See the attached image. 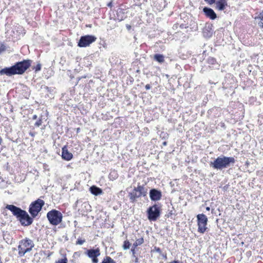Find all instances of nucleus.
<instances>
[{
	"label": "nucleus",
	"instance_id": "nucleus-1",
	"mask_svg": "<svg viewBox=\"0 0 263 263\" xmlns=\"http://www.w3.org/2000/svg\"><path fill=\"white\" fill-rule=\"evenodd\" d=\"M31 63L32 60L29 59L17 62L14 65L1 69L0 75L10 77L15 74H22L31 66Z\"/></svg>",
	"mask_w": 263,
	"mask_h": 263
},
{
	"label": "nucleus",
	"instance_id": "nucleus-2",
	"mask_svg": "<svg viewBox=\"0 0 263 263\" xmlns=\"http://www.w3.org/2000/svg\"><path fill=\"white\" fill-rule=\"evenodd\" d=\"M5 208L11 212L22 226L27 227L33 223L34 218L30 216L26 211L12 204H7Z\"/></svg>",
	"mask_w": 263,
	"mask_h": 263
},
{
	"label": "nucleus",
	"instance_id": "nucleus-3",
	"mask_svg": "<svg viewBox=\"0 0 263 263\" xmlns=\"http://www.w3.org/2000/svg\"><path fill=\"white\" fill-rule=\"evenodd\" d=\"M235 163V159L234 157L221 155L218 157L213 161H211L210 163V166L214 169L222 170L229 167L231 164L233 165Z\"/></svg>",
	"mask_w": 263,
	"mask_h": 263
},
{
	"label": "nucleus",
	"instance_id": "nucleus-4",
	"mask_svg": "<svg viewBox=\"0 0 263 263\" xmlns=\"http://www.w3.org/2000/svg\"><path fill=\"white\" fill-rule=\"evenodd\" d=\"M237 86L236 78L230 73H227L222 82V88L225 90L226 94H233Z\"/></svg>",
	"mask_w": 263,
	"mask_h": 263
},
{
	"label": "nucleus",
	"instance_id": "nucleus-5",
	"mask_svg": "<svg viewBox=\"0 0 263 263\" xmlns=\"http://www.w3.org/2000/svg\"><path fill=\"white\" fill-rule=\"evenodd\" d=\"M147 194V189L144 185L138 183L137 187H134L132 192L129 193L128 196L131 202H135L136 199L141 196H145Z\"/></svg>",
	"mask_w": 263,
	"mask_h": 263
},
{
	"label": "nucleus",
	"instance_id": "nucleus-6",
	"mask_svg": "<svg viewBox=\"0 0 263 263\" xmlns=\"http://www.w3.org/2000/svg\"><path fill=\"white\" fill-rule=\"evenodd\" d=\"M33 241L28 238H25L20 241L18 246V255L20 257L23 256L26 253L30 252L34 247Z\"/></svg>",
	"mask_w": 263,
	"mask_h": 263
},
{
	"label": "nucleus",
	"instance_id": "nucleus-7",
	"mask_svg": "<svg viewBox=\"0 0 263 263\" xmlns=\"http://www.w3.org/2000/svg\"><path fill=\"white\" fill-rule=\"evenodd\" d=\"M47 218L49 223L53 226H57L62 221V214L56 210H52L47 214Z\"/></svg>",
	"mask_w": 263,
	"mask_h": 263
},
{
	"label": "nucleus",
	"instance_id": "nucleus-8",
	"mask_svg": "<svg viewBox=\"0 0 263 263\" xmlns=\"http://www.w3.org/2000/svg\"><path fill=\"white\" fill-rule=\"evenodd\" d=\"M45 202L41 199H37L31 202L29 207V212L32 218L36 217L39 213L41 211Z\"/></svg>",
	"mask_w": 263,
	"mask_h": 263
},
{
	"label": "nucleus",
	"instance_id": "nucleus-9",
	"mask_svg": "<svg viewBox=\"0 0 263 263\" xmlns=\"http://www.w3.org/2000/svg\"><path fill=\"white\" fill-rule=\"evenodd\" d=\"M160 204H155L149 207L147 210V218L150 221H156L160 216Z\"/></svg>",
	"mask_w": 263,
	"mask_h": 263
},
{
	"label": "nucleus",
	"instance_id": "nucleus-10",
	"mask_svg": "<svg viewBox=\"0 0 263 263\" xmlns=\"http://www.w3.org/2000/svg\"><path fill=\"white\" fill-rule=\"evenodd\" d=\"M197 224H198V232L200 233H204L207 228L208 219L205 215L204 214H199L197 216Z\"/></svg>",
	"mask_w": 263,
	"mask_h": 263
},
{
	"label": "nucleus",
	"instance_id": "nucleus-11",
	"mask_svg": "<svg viewBox=\"0 0 263 263\" xmlns=\"http://www.w3.org/2000/svg\"><path fill=\"white\" fill-rule=\"evenodd\" d=\"M96 40L97 37L93 35H83L81 36L78 46L80 47H86L95 42Z\"/></svg>",
	"mask_w": 263,
	"mask_h": 263
},
{
	"label": "nucleus",
	"instance_id": "nucleus-12",
	"mask_svg": "<svg viewBox=\"0 0 263 263\" xmlns=\"http://www.w3.org/2000/svg\"><path fill=\"white\" fill-rule=\"evenodd\" d=\"M213 25L211 23H205L203 28L202 29L203 36L209 39L211 38L213 34Z\"/></svg>",
	"mask_w": 263,
	"mask_h": 263
},
{
	"label": "nucleus",
	"instance_id": "nucleus-13",
	"mask_svg": "<svg viewBox=\"0 0 263 263\" xmlns=\"http://www.w3.org/2000/svg\"><path fill=\"white\" fill-rule=\"evenodd\" d=\"M149 197L152 201H156L161 199L162 193L156 189H152L149 191Z\"/></svg>",
	"mask_w": 263,
	"mask_h": 263
},
{
	"label": "nucleus",
	"instance_id": "nucleus-14",
	"mask_svg": "<svg viewBox=\"0 0 263 263\" xmlns=\"http://www.w3.org/2000/svg\"><path fill=\"white\" fill-rule=\"evenodd\" d=\"M203 12L205 16L211 20H214L217 18V14L211 8L205 7L203 9Z\"/></svg>",
	"mask_w": 263,
	"mask_h": 263
},
{
	"label": "nucleus",
	"instance_id": "nucleus-15",
	"mask_svg": "<svg viewBox=\"0 0 263 263\" xmlns=\"http://www.w3.org/2000/svg\"><path fill=\"white\" fill-rule=\"evenodd\" d=\"M61 156L63 159L66 161H69L73 158V155L68 151L67 145L62 147Z\"/></svg>",
	"mask_w": 263,
	"mask_h": 263
},
{
	"label": "nucleus",
	"instance_id": "nucleus-16",
	"mask_svg": "<svg viewBox=\"0 0 263 263\" xmlns=\"http://www.w3.org/2000/svg\"><path fill=\"white\" fill-rule=\"evenodd\" d=\"M206 63L208 64L209 67L213 68H218L219 65L217 60L212 57H209L206 59Z\"/></svg>",
	"mask_w": 263,
	"mask_h": 263
},
{
	"label": "nucleus",
	"instance_id": "nucleus-17",
	"mask_svg": "<svg viewBox=\"0 0 263 263\" xmlns=\"http://www.w3.org/2000/svg\"><path fill=\"white\" fill-rule=\"evenodd\" d=\"M85 253L90 258H95V257H98L100 255V249L97 248L95 249H88L87 250Z\"/></svg>",
	"mask_w": 263,
	"mask_h": 263
},
{
	"label": "nucleus",
	"instance_id": "nucleus-18",
	"mask_svg": "<svg viewBox=\"0 0 263 263\" xmlns=\"http://www.w3.org/2000/svg\"><path fill=\"white\" fill-rule=\"evenodd\" d=\"M115 17L116 20L121 22L126 17V15L123 9L119 8L117 10L116 15Z\"/></svg>",
	"mask_w": 263,
	"mask_h": 263
},
{
	"label": "nucleus",
	"instance_id": "nucleus-19",
	"mask_svg": "<svg viewBox=\"0 0 263 263\" xmlns=\"http://www.w3.org/2000/svg\"><path fill=\"white\" fill-rule=\"evenodd\" d=\"M215 3L216 4V9L219 11L224 10L228 6L227 0H217Z\"/></svg>",
	"mask_w": 263,
	"mask_h": 263
},
{
	"label": "nucleus",
	"instance_id": "nucleus-20",
	"mask_svg": "<svg viewBox=\"0 0 263 263\" xmlns=\"http://www.w3.org/2000/svg\"><path fill=\"white\" fill-rule=\"evenodd\" d=\"M89 191L92 195L95 196H98L103 194L102 190L96 185L91 186L89 188Z\"/></svg>",
	"mask_w": 263,
	"mask_h": 263
},
{
	"label": "nucleus",
	"instance_id": "nucleus-21",
	"mask_svg": "<svg viewBox=\"0 0 263 263\" xmlns=\"http://www.w3.org/2000/svg\"><path fill=\"white\" fill-rule=\"evenodd\" d=\"M255 19L257 21L258 26L263 29V10L259 13Z\"/></svg>",
	"mask_w": 263,
	"mask_h": 263
},
{
	"label": "nucleus",
	"instance_id": "nucleus-22",
	"mask_svg": "<svg viewBox=\"0 0 263 263\" xmlns=\"http://www.w3.org/2000/svg\"><path fill=\"white\" fill-rule=\"evenodd\" d=\"M154 59L159 63H162L164 62V57L161 54H156L154 55Z\"/></svg>",
	"mask_w": 263,
	"mask_h": 263
},
{
	"label": "nucleus",
	"instance_id": "nucleus-23",
	"mask_svg": "<svg viewBox=\"0 0 263 263\" xmlns=\"http://www.w3.org/2000/svg\"><path fill=\"white\" fill-rule=\"evenodd\" d=\"M108 177L110 180H114L118 177V174L116 171H113L109 173Z\"/></svg>",
	"mask_w": 263,
	"mask_h": 263
},
{
	"label": "nucleus",
	"instance_id": "nucleus-24",
	"mask_svg": "<svg viewBox=\"0 0 263 263\" xmlns=\"http://www.w3.org/2000/svg\"><path fill=\"white\" fill-rule=\"evenodd\" d=\"M41 88L45 89L46 91L50 93H51V92H53V91L54 90L53 87H49L46 85H42L41 86Z\"/></svg>",
	"mask_w": 263,
	"mask_h": 263
},
{
	"label": "nucleus",
	"instance_id": "nucleus-25",
	"mask_svg": "<svg viewBox=\"0 0 263 263\" xmlns=\"http://www.w3.org/2000/svg\"><path fill=\"white\" fill-rule=\"evenodd\" d=\"M42 117V116H40L37 120L35 122L34 124L35 127H39L42 125L43 123Z\"/></svg>",
	"mask_w": 263,
	"mask_h": 263
},
{
	"label": "nucleus",
	"instance_id": "nucleus-26",
	"mask_svg": "<svg viewBox=\"0 0 263 263\" xmlns=\"http://www.w3.org/2000/svg\"><path fill=\"white\" fill-rule=\"evenodd\" d=\"M160 137L162 139H164V140H166L168 138V134H167V133L166 132H161L160 134Z\"/></svg>",
	"mask_w": 263,
	"mask_h": 263
},
{
	"label": "nucleus",
	"instance_id": "nucleus-27",
	"mask_svg": "<svg viewBox=\"0 0 263 263\" xmlns=\"http://www.w3.org/2000/svg\"><path fill=\"white\" fill-rule=\"evenodd\" d=\"M131 244L128 240H126L123 242V248L124 250H127L129 249Z\"/></svg>",
	"mask_w": 263,
	"mask_h": 263
},
{
	"label": "nucleus",
	"instance_id": "nucleus-28",
	"mask_svg": "<svg viewBox=\"0 0 263 263\" xmlns=\"http://www.w3.org/2000/svg\"><path fill=\"white\" fill-rule=\"evenodd\" d=\"M113 259H112L110 257L106 256L104 258L103 260L101 263H111L112 262Z\"/></svg>",
	"mask_w": 263,
	"mask_h": 263
},
{
	"label": "nucleus",
	"instance_id": "nucleus-29",
	"mask_svg": "<svg viewBox=\"0 0 263 263\" xmlns=\"http://www.w3.org/2000/svg\"><path fill=\"white\" fill-rule=\"evenodd\" d=\"M42 65L40 63H38L35 66L32 67V69L35 71V72H37L41 70Z\"/></svg>",
	"mask_w": 263,
	"mask_h": 263
},
{
	"label": "nucleus",
	"instance_id": "nucleus-30",
	"mask_svg": "<svg viewBox=\"0 0 263 263\" xmlns=\"http://www.w3.org/2000/svg\"><path fill=\"white\" fill-rule=\"evenodd\" d=\"M55 263H68L67 258L66 255L64 256L63 258L60 259L56 261Z\"/></svg>",
	"mask_w": 263,
	"mask_h": 263
},
{
	"label": "nucleus",
	"instance_id": "nucleus-31",
	"mask_svg": "<svg viewBox=\"0 0 263 263\" xmlns=\"http://www.w3.org/2000/svg\"><path fill=\"white\" fill-rule=\"evenodd\" d=\"M85 242V239H82V238H79L76 242V244L77 245H83L84 242Z\"/></svg>",
	"mask_w": 263,
	"mask_h": 263
},
{
	"label": "nucleus",
	"instance_id": "nucleus-32",
	"mask_svg": "<svg viewBox=\"0 0 263 263\" xmlns=\"http://www.w3.org/2000/svg\"><path fill=\"white\" fill-rule=\"evenodd\" d=\"M258 122L259 125L263 126V115H259L258 116Z\"/></svg>",
	"mask_w": 263,
	"mask_h": 263
},
{
	"label": "nucleus",
	"instance_id": "nucleus-33",
	"mask_svg": "<svg viewBox=\"0 0 263 263\" xmlns=\"http://www.w3.org/2000/svg\"><path fill=\"white\" fill-rule=\"evenodd\" d=\"M139 246L142 245L144 242V239L143 237H140L137 239L135 241Z\"/></svg>",
	"mask_w": 263,
	"mask_h": 263
},
{
	"label": "nucleus",
	"instance_id": "nucleus-34",
	"mask_svg": "<svg viewBox=\"0 0 263 263\" xmlns=\"http://www.w3.org/2000/svg\"><path fill=\"white\" fill-rule=\"evenodd\" d=\"M82 205L84 206V208L86 209L87 211L90 210V208H91V206L87 202H84L82 204Z\"/></svg>",
	"mask_w": 263,
	"mask_h": 263
},
{
	"label": "nucleus",
	"instance_id": "nucleus-35",
	"mask_svg": "<svg viewBox=\"0 0 263 263\" xmlns=\"http://www.w3.org/2000/svg\"><path fill=\"white\" fill-rule=\"evenodd\" d=\"M154 251H155L159 254H161V253H162L161 249L157 247H155L154 249L152 250V252H154Z\"/></svg>",
	"mask_w": 263,
	"mask_h": 263
},
{
	"label": "nucleus",
	"instance_id": "nucleus-36",
	"mask_svg": "<svg viewBox=\"0 0 263 263\" xmlns=\"http://www.w3.org/2000/svg\"><path fill=\"white\" fill-rule=\"evenodd\" d=\"M6 50V46L3 43H0V53Z\"/></svg>",
	"mask_w": 263,
	"mask_h": 263
},
{
	"label": "nucleus",
	"instance_id": "nucleus-37",
	"mask_svg": "<svg viewBox=\"0 0 263 263\" xmlns=\"http://www.w3.org/2000/svg\"><path fill=\"white\" fill-rule=\"evenodd\" d=\"M204 1H206L210 5L214 4L216 2V0H204Z\"/></svg>",
	"mask_w": 263,
	"mask_h": 263
},
{
	"label": "nucleus",
	"instance_id": "nucleus-38",
	"mask_svg": "<svg viewBox=\"0 0 263 263\" xmlns=\"http://www.w3.org/2000/svg\"><path fill=\"white\" fill-rule=\"evenodd\" d=\"M131 252L133 257H136V249L132 248Z\"/></svg>",
	"mask_w": 263,
	"mask_h": 263
},
{
	"label": "nucleus",
	"instance_id": "nucleus-39",
	"mask_svg": "<svg viewBox=\"0 0 263 263\" xmlns=\"http://www.w3.org/2000/svg\"><path fill=\"white\" fill-rule=\"evenodd\" d=\"M98 257H95V258H92V261L93 263H98V259L97 258Z\"/></svg>",
	"mask_w": 263,
	"mask_h": 263
},
{
	"label": "nucleus",
	"instance_id": "nucleus-40",
	"mask_svg": "<svg viewBox=\"0 0 263 263\" xmlns=\"http://www.w3.org/2000/svg\"><path fill=\"white\" fill-rule=\"evenodd\" d=\"M139 245L136 242H135L134 243H133V245L132 246V248H134V249H136Z\"/></svg>",
	"mask_w": 263,
	"mask_h": 263
},
{
	"label": "nucleus",
	"instance_id": "nucleus-41",
	"mask_svg": "<svg viewBox=\"0 0 263 263\" xmlns=\"http://www.w3.org/2000/svg\"><path fill=\"white\" fill-rule=\"evenodd\" d=\"M151 88V85H150V84H146V85H145V89H146V90H149V89H150Z\"/></svg>",
	"mask_w": 263,
	"mask_h": 263
},
{
	"label": "nucleus",
	"instance_id": "nucleus-42",
	"mask_svg": "<svg viewBox=\"0 0 263 263\" xmlns=\"http://www.w3.org/2000/svg\"><path fill=\"white\" fill-rule=\"evenodd\" d=\"M107 6L108 7H110V8H111L112 6V2L111 1L109 3H108L107 4Z\"/></svg>",
	"mask_w": 263,
	"mask_h": 263
},
{
	"label": "nucleus",
	"instance_id": "nucleus-43",
	"mask_svg": "<svg viewBox=\"0 0 263 263\" xmlns=\"http://www.w3.org/2000/svg\"><path fill=\"white\" fill-rule=\"evenodd\" d=\"M180 27L181 29H183V28H187V27L186 26V25H184V24H181V25H180Z\"/></svg>",
	"mask_w": 263,
	"mask_h": 263
},
{
	"label": "nucleus",
	"instance_id": "nucleus-44",
	"mask_svg": "<svg viewBox=\"0 0 263 263\" xmlns=\"http://www.w3.org/2000/svg\"><path fill=\"white\" fill-rule=\"evenodd\" d=\"M37 119V116L36 115H34L32 117V120H36Z\"/></svg>",
	"mask_w": 263,
	"mask_h": 263
},
{
	"label": "nucleus",
	"instance_id": "nucleus-45",
	"mask_svg": "<svg viewBox=\"0 0 263 263\" xmlns=\"http://www.w3.org/2000/svg\"><path fill=\"white\" fill-rule=\"evenodd\" d=\"M170 263H179L178 260H174L173 261L170 262Z\"/></svg>",
	"mask_w": 263,
	"mask_h": 263
},
{
	"label": "nucleus",
	"instance_id": "nucleus-46",
	"mask_svg": "<svg viewBox=\"0 0 263 263\" xmlns=\"http://www.w3.org/2000/svg\"><path fill=\"white\" fill-rule=\"evenodd\" d=\"M135 262H138V261H138V257L136 256V257H135Z\"/></svg>",
	"mask_w": 263,
	"mask_h": 263
},
{
	"label": "nucleus",
	"instance_id": "nucleus-47",
	"mask_svg": "<svg viewBox=\"0 0 263 263\" xmlns=\"http://www.w3.org/2000/svg\"><path fill=\"white\" fill-rule=\"evenodd\" d=\"M167 143L166 141H164L163 143H162V144L164 146H166L167 145Z\"/></svg>",
	"mask_w": 263,
	"mask_h": 263
},
{
	"label": "nucleus",
	"instance_id": "nucleus-48",
	"mask_svg": "<svg viewBox=\"0 0 263 263\" xmlns=\"http://www.w3.org/2000/svg\"><path fill=\"white\" fill-rule=\"evenodd\" d=\"M29 135H30L32 137H34V134L33 133L30 132L29 133Z\"/></svg>",
	"mask_w": 263,
	"mask_h": 263
},
{
	"label": "nucleus",
	"instance_id": "nucleus-49",
	"mask_svg": "<svg viewBox=\"0 0 263 263\" xmlns=\"http://www.w3.org/2000/svg\"><path fill=\"white\" fill-rule=\"evenodd\" d=\"M126 28L127 29L129 30L131 28V26L130 25H127Z\"/></svg>",
	"mask_w": 263,
	"mask_h": 263
},
{
	"label": "nucleus",
	"instance_id": "nucleus-50",
	"mask_svg": "<svg viewBox=\"0 0 263 263\" xmlns=\"http://www.w3.org/2000/svg\"><path fill=\"white\" fill-rule=\"evenodd\" d=\"M206 210L209 211L210 210V208L209 206H207L206 208Z\"/></svg>",
	"mask_w": 263,
	"mask_h": 263
},
{
	"label": "nucleus",
	"instance_id": "nucleus-51",
	"mask_svg": "<svg viewBox=\"0 0 263 263\" xmlns=\"http://www.w3.org/2000/svg\"><path fill=\"white\" fill-rule=\"evenodd\" d=\"M172 214H173V213H172V211H170V212H169V213H168V216H169V215H172Z\"/></svg>",
	"mask_w": 263,
	"mask_h": 263
},
{
	"label": "nucleus",
	"instance_id": "nucleus-52",
	"mask_svg": "<svg viewBox=\"0 0 263 263\" xmlns=\"http://www.w3.org/2000/svg\"><path fill=\"white\" fill-rule=\"evenodd\" d=\"M2 141H3V139H2V138L0 137V144L2 143Z\"/></svg>",
	"mask_w": 263,
	"mask_h": 263
},
{
	"label": "nucleus",
	"instance_id": "nucleus-53",
	"mask_svg": "<svg viewBox=\"0 0 263 263\" xmlns=\"http://www.w3.org/2000/svg\"><path fill=\"white\" fill-rule=\"evenodd\" d=\"M80 128H78L77 129V133H79L80 132Z\"/></svg>",
	"mask_w": 263,
	"mask_h": 263
},
{
	"label": "nucleus",
	"instance_id": "nucleus-54",
	"mask_svg": "<svg viewBox=\"0 0 263 263\" xmlns=\"http://www.w3.org/2000/svg\"><path fill=\"white\" fill-rule=\"evenodd\" d=\"M111 263H116L115 261L113 259L112 261V262Z\"/></svg>",
	"mask_w": 263,
	"mask_h": 263
},
{
	"label": "nucleus",
	"instance_id": "nucleus-55",
	"mask_svg": "<svg viewBox=\"0 0 263 263\" xmlns=\"http://www.w3.org/2000/svg\"><path fill=\"white\" fill-rule=\"evenodd\" d=\"M205 52H206V51H204L203 52V54H204L205 53Z\"/></svg>",
	"mask_w": 263,
	"mask_h": 263
},
{
	"label": "nucleus",
	"instance_id": "nucleus-56",
	"mask_svg": "<svg viewBox=\"0 0 263 263\" xmlns=\"http://www.w3.org/2000/svg\"><path fill=\"white\" fill-rule=\"evenodd\" d=\"M213 211H214V209H212V213H213Z\"/></svg>",
	"mask_w": 263,
	"mask_h": 263
}]
</instances>
